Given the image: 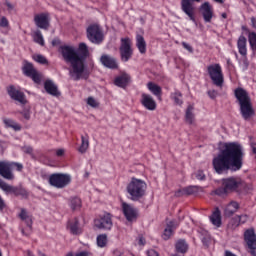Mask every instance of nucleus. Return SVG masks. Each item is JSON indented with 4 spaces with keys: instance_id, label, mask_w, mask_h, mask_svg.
<instances>
[{
    "instance_id": "1",
    "label": "nucleus",
    "mask_w": 256,
    "mask_h": 256,
    "mask_svg": "<svg viewBox=\"0 0 256 256\" xmlns=\"http://www.w3.org/2000/svg\"><path fill=\"white\" fill-rule=\"evenodd\" d=\"M245 152L239 142H226L219 153L212 159V167L218 175L229 171H241Z\"/></svg>"
},
{
    "instance_id": "2",
    "label": "nucleus",
    "mask_w": 256,
    "mask_h": 256,
    "mask_svg": "<svg viewBox=\"0 0 256 256\" xmlns=\"http://www.w3.org/2000/svg\"><path fill=\"white\" fill-rule=\"evenodd\" d=\"M59 53H61L65 63L70 64L69 75L73 81L89 79V71L85 70V61L89 57V46L85 42L79 43L76 50L73 46L62 45L59 47Z\"/></svg>"
},
{
    "instance_id": "3",
    "label": "nucleus",
    "mask_w": 256,
    "mask_h": 256,
    "mask_svg": "<svg viewBox=\"0 0 256 256\" xmlns=\"http://www.w3.org/2000/svg\"><path fill=\"white\" fill-rule=\"evenodd\" d=\"M234 96L238 101L242 119L244 121H251L252 117H255V109L247 90L238 87L234 90Z\"/></svg>"
},
{
    "instance_id": "4",
    "label": "nucleus",
    "mask_w": 256,
    "mask_h": 256,
    "mask_svg": "<svg viewBox=\"0 0 256 256\" xmlns=\"http://www.w3.org/2000/svg\"><path fill=\"white\" fill-rule=\"evenodd\" d=\"M126 191L130 201H141V199L145 197V193H147V183L141 179L133 177L128 183Z\"/></svg>"
},
{
    "instance_id": "5",
    "label": "nucleus",
    "mask_w": 256,
    "mask_h": 256,
    "mask_svg": "<svg viewBox=\"0 0 256 256\" xmlns=\"http://www.w3.org/2000/svg\"><path fill=\"white\" fill-rule=\"evenodd\" d=\"M206 73L208 74L210 81H212V85L218 87L219 89L223 88V85H225V75L223 74L221 64L214 63L208 65L206 68Z\"/></svg>"
},
{
    "instance_id": "6",
    "label": "nucleus",
    "mask_w": 256,
    "mask_h": 256,
    "mask_svg": "<svg viewBox=\"0 0 256 256\" xmlns=\"http://www.w3.org/2000/svg\"><path fill=\"white\" fill-rule=\"evenodd\" d=\"M13 169H16V171H23V164L11 161H0V176L3 177V179L13 181V179H15Z\"/></svg>"
},
{
    "instance_id": "7",
    "label": "nucleus",
    "mask_w": 256,
    "mask_h": 256,
    "mask_svg": "<svg viewBox=\"0 0 256 256\" xmlns=\"http://www.w3.org/2000/svg\"><path fill=\"white\" fill-rule=\"evenodd\" d=\"M239 185H241V182L235 177L224 178L222 179V187L217 188L214 193L219 197H223V195L237 191Z\"/></svg>"
},
{
    "instance_id": "8",
    "label": "nucleus",
    "mask_w": 256,
    "mask_h": 256,
    "mask_svg": "<svg viewBox=\"0 0 256 256\" xmlns=\"http://www.w3.org/2000/svg\"><path fill=\"white\" fill-rule=\"evenodd\" d=\"M72 178L67 173H53L48 178V183L51 187L56 189H65L68 185H71Z\"/></svg>"
},
{
    "instance_id": "9",
    "label": "nucleus",
    "mask_w": 256,
    "mask_h": 256,
    "mask_svg": "<svg viewBox=\"0 0 256 256\" xmlns=\"http://www.w3.org/2000/svg\"><path fill=\"white\" fill-rule=\"evenodd\" d=\"M131 39L129 37L121 38L120 40V59L122 63H127L133 57V46Z\"/></svg>"
},
{
    "instance_id": "10",
    "label": "nucleus",
    "mask_w": 256,
    "mask_h": 256,
    "mask_svg": "<svg viewBox=\"0 0 256 256\" xmlns=\"http://www.w3.org/2000/svg\"><path fill=\"white\" fill-rule=\"evenodd\" d=\"M86 33L90 43H94V45H101L103 43V30L99 25L91 24L88 26Z\"/></svg>"
},
{
    "instance_id": "11",
    "label": "nucleus",
    "mask_w": 256,
    "mask_h": 256,
    "mask_svg": "<svg viewBox=\"0 0 256 256\" xmlns=\"http://www.w3.org/2000/svg\"><path fill=\"white\" fill-rule=\"evenodd\" d=\"M22 72L25 77H29L34 81L37 85H41V80L43 77L41 76V73L35 69V66H33V63L24 60L23 66H22Z\"/></svg>"
},
{
    "instance_id": "12",
    "label": "nucleus",
    "mask_w": 256,
    "mask_h": 256,
    "mask_svg": "<svg viewBox=\"0 0 256 256\" xmlns=\"http://www.w3.org/2000/svg\"><path fill=\"white\" fill-rule=\"evenodd\" d=\"M121 211L128 223H133L139 219V209L135 208L133 204L121 201Z\"/></svg>"
},
{
    "instance_id": "13",
    "label": "nucleus",
    "mask_w": 256,
    "mask_h": 256,
    "mask_svg": "<svg viewBox=\"0 0 256 256\" xmlns=\"http://www.w3.org/2000/svg\"><path fill=\"white\" fill-rule=\"evenodd\" d=\"M6 91L10 99L17 101L20 105H27V97L21 89L15 87V85H10L6 88Z\"/></svg>"
},
{
    "instance_id": "14",
    "label": "nucleus",
    "mask_w": 256,
    "mask_h": 256,
    "mask_svg": "<svg viewBox=\"0 0 256 256\" xmlns=\"http://www.w3.org/2000/svg\"><path fill=\"white\" fill-rule=\"evenodd\" d=\"M244 241L248 247V253L256 256V234L255 229L249 228L244 232Z\"/></svg>"
},
{
    "instance_id": "15",
    "label": "nucleus",
    "mask_w": 256,
    "mask_h": 256,
    "mask_svg": "<svg viewBox=\"0 0 256 256\" xmlns=\"http://www.w3.org/2000/svg\"><path fill=\"white\" fill-rule=\"evenodd\" d=\"M94 225L97 229L111 231V228L113 227V215H111V213H105L94 220Z\"/></svg>"
},
{
    "instance_id": "16",
    "label": "nucleus",
    "mask_w": 256,
    "mask_h": 256,
    "mask_svg": "<svg viewBox=\"0 0 256 256\" xmlns=\"http://www.w3.org/2000/svg\"><path fill=\"white\" fill-rule=\"evenodd\" d=\"M193 1L195 3H201V0H181V10L187 17H189L190 21L195 23V6L193 5Z\"/></svg>"
},
{
    "instance_id": "17",
    "label": "nucleus",
    "mask_w": 256,
    "mask_h": 256,
    "mask_svg": "<svg viewBox=\"0 0 256 256\" xmlns=\"http://www.w3.org/2000/svg\"><path fill=\"white\" fill-rule=\"evenodd\" d=\"M34 23L38 29H43L47 31L51 25V20L49 19V13H40L34 16Z\"/></svg>"
},
{
    "instance_id": "18",
    "label": "nucleus",
    "mask_w": 256,
    "mask_h": 256,
    "mask_svg": "<svg viewBox=\"0 0 256 256\" xmlns=\"http://www.w3.org/2000/svg\"><path fill=\"white\" fill-rule=\"evenodd\" d=\"M140 103L144 109H147V111H155L157 109V102L150 94L142 93Z\"/></svg>"
},
{
    "instance_id": "19",
    "label": "nucleus",
    "mask_w": 256,
    "mask_h": 256,
    "mask_svg": "<svg viewBox=\"0 0 256 256\" xmlns=\"http://www.w3.org/2000/svg\"><path fill=\"white\" fill-rule=\"evenodd\" d=\"M100 63L103 67H106V69H119V62L117 61V58L109 54H103L100 57Z\"/></svg>"
},
{
    "instance_id": "20",
    "label": "nucleus",
    "mask_w": 256,
    "mask_h": 256,
    "mask_svg": "<svg viewBox=\"0 0 256 256\" xmlns=\"http://www.w3.org/2000/svg\"><path fill=\"white\" fill-rule=\"evenodd\" d=\"M200 13L205 23H211V20L213 19V6H211V3L204 2L203 4H201Z\"/></svg>"
},
{
    "instance_id": "21",
    "label": "nucleus",
    "mask_w": 256,
    "mask_h": 256,
    "mask_svg": "<svg viewBox=\"0 0 256 256\" xmlns=\"http://www.w3.org/2000/svg\"><path fill=\"white\" fill-rule=\"evenodd\" d=\"M177 227H179V224L177 223V221L175 220L169 221L162 234V239H164V241H169V239L173 237V230L177 229Z\"/></svg>"
},
{
    "instance_id": "22",
    "label": "nucleus",
    "mask_w": 256,
    "mask_h": 256,
    "mask_svg": "<svg viewBox=\"0 0 256 256\" xmlns=\"http://www.w3.org/2000/svg\"><path fill=\"white\" fill-rule=\"evenodd\" d=\"M67 229H69L72 235H81V233H83V229H81V224L79 223V218L69 220Z\"/></svg>"
},
{
    "instance_id": "23",
    "label": "nucleus",
    "mask_w": 256,
    "mask_h": 256,
    "mask_svg": "<svg viewBox=\"0 0 256 256\" xmlns=\"http://www.w3.org/2000/svg\"><path fill=\"white\" fill-rule=\"evenodd\" d=\"M44 89L48 95H52V97L61 96V92H59V88L52 80H46L44 82Z\"/></svg>"
},
{
    "instance_id": "24",
    "label": "nucleus",
    "mask_w": 256,
    "mask_h": 256,
    "mask_svg": "<svg viewBox=\"0 0 256 256\" xmlns=\"http://www.w3.org/2000/svg\"><path fill=\"white\" fill-rule=\"evenodd\" d=\"M199 191H203V188L199 186H188L178 190L175 195L176 197H181V195H197Z\"/></svg>"
},
{
    "instance_id": "25",
    "label": "nucleus",
    "mask_w": 256,
    "mask_h": 256,
    "mask_svg": "<svg viewBox=\"0 0 256 256\" xmlns=\"http://www.w3.org/2000/svg\"><path fill=\"white\" fill-rule=\"evenodd\" d=\"M129 81H131L129 74H122L114 79V85H116V87H120L121 89H125V87L129 85Z\"/></svg>"
},
{
    "instance_id": "26",
    "label": "nucleus",
    "mask_w": 256,
    "mask_h": 256,
    "mask_svg": "<svg viewBox=\"0 0 256 256\" xmlns=\"http://www.w3.org/2000/svg\"><path fill=\"white\" fill-rule=\"evenodd\" d=\"M210 222L214 227H221L223 225L222 217H221V210L219 208H215L210 216Z\"/></svg>"
},
{
    "instance_id": "27",
    "label": "nucleus",
    "mask_w": 256,
    "mask_h": 256,
    "mask_svg": "<svg viewBox=\"0 0 256 256\" xmlns=\"http://www.w3.org/2000/svg\"><path fill=\"white\" fill-rule=\"evenodd\" d=\"M147 89L150 91V93H152V95H154L155 97H157V99H159V101H161V97L163 95V89L161 88V86L157 85L154 82H148Z\"/></svg>"
},
{
    "instance_id": "28",
    "label": "nucleus",
    "mask_w": 256,
    "mask_h": 256,
    "mask_svg": "<svg viewBox=\"0 0 256 256\" xmlns=\"http://www.w3.org/2000/svg\"><path fill=\"white\" fill-rule=\"evenodd\" d=\"M136 47L141 55L147 53V42L145 41V37L141 34L136 35Z\"/></svg>"
},
{
    "instance_id": "29",
    "label": "nucleus",
    "mask_w": 256,
    "mask_h": 256,
    "mask_svg": "<svg viewBox=\"0 0 256 256\" xmlns=\"http://www.w3.org/2000/svg\"><path fill=\"white\" fill-rule=\"evenodd\" d=\"M238 53L242 55V57H247V38L243 35L239 36L237 41Z\"/></svg>"
},
{
    "instance_id": "30",
    "label": "nucleus",
    "mask_w": 256,
    "mask_h": 256,
    "mask_svg": "<svg viewBox=\"0 0 256 256\" xmlns=\"http://www.w3.org/2000/svg\"><path fill=\"white\" fill-rule=\"evenodd\" d=\"M239 211V204L237 201H231L227 206L225 207L224 214L226 217H231L235 215Z\"/></svg>"
},
{
    "instance_id": "31",
    "label": "nucleus",
    "mask_w": 256,
    "mask_h": 256,
    "mask_svg": "<svg viewBox=\"0 0 256 256\" xmlns=\"http://www.w3.org/2000/svg\"><path fill=\"white\" fill-rule=\"evenodd\" d=\"M19 219L26 223V226L28 227V229H30V231L33 229V216L27 215V210H25L24 208L21 209Z\"/></svg>"
},
{
    "instance_id": "32",
    "label": "nucleus",
    "mask_w": 256,
    "mask_h": 256,
    "mask_svg": "<svg viewBox=\"0 0 256 256\" xmlns=\"http://www.w3.org/2000/svg\"><path fill=\"white\" fill-rule=\"evenodd\" d=\"M3 123L6 129H13V131H21L22 129L21 124L15 122V120L11 118H4Z\"/></svg>"
},
{
    "instance_id": "33",
    "label": "nucleus",
    "mask_w": 256,
    "mask_h": 256,
    "mask_svg": "<svg viewBox=\"0 0 256 256\" xmlns=\"http://www.w3.org/2000/svg\"><path fill=\"white\" fill-rule=\"evenodd\" d=\"M175 249L177 253H181L182 255H185L187 251H189V244L183 239H180L175 244Z\"/></svg>"
},
{
    "instance_id": "34",
    "label": "nucleus",
    "mask_w": 256,
    "mask_h": 256,
    "mask_svg": "<svg viewBox=\"0 0 256 256\" xmlns=\"http://www.w3.org/2000/svg\"><path fill=\"white\" fill-rule=\"evenodd\" d=\"M69 207L72 211H80L81 207H83V202L79 197L70 198Z\"/></svg>"
},
{
    "instance_id": "35",
    "label": "nucleus",
    "mask_w": 256,
    "mask_h": 256,
    "mask_svg": "<svg viewBox=\"0 0 256 256\" xmlns=\"http://www.w3.org/2000/svg\"><path fill=\"white\" fill-rule=\"evenodd\" d=\"M10 193H13L15 197H23V199H27V197H29V192H27V190L23 187L12 186Z\"/></svg>"
},
{
    "instance_id": "36",
    "label": "nucleus",
    "mask_w": 256,
    "mask_h": 256,
    "mask_svg": "<svg viewBox=\"0 0 256 256\" xmlns=\"http://www.w3.org/2000/svg\"><path fill=\"white\" fill-rule=\"evenodd\" d=\"M170 99L174 101L175 105H179L180 107L183 105V93H181L179 90L172 92L170 94Z\"/></svg>"
},
{
    "instance_id": "37",
    "label": "nucleus",
    "mask_w": 256,
    "mask_h": 256,
    "mask_svg": "<svg viewBox=\"0 0 256 256\" xmlns=\"http://www.w3.org/2000/svg\"><path fill=\"white\" fill-rule=\"evenodd\" d=\"M87 149H89V135L81 136V145L78 148V151L83 155L87 153Z\"/></svg>"
},
{
    "instance_id": "38",
    "label": "nucleus",
    "mask_w": 256,
    "mask_h": 256,
    "mask_svg": "<svg viewBox=\"0 0 256 256\" xmlns=\"http://www.w3.org/2000/svg\"><path fill=\"white\" fill-rule=\"evenodd\" d=\"M239 225H241L239 223V218H236V216H234L233 218H231L227 224V232L228 233H233V231H235Z\"/></svg>"
},
{
    "instance_id": "39",
    "label": "nucleus",
    "mask_w": 256,
    "mask_h": 256,
    "mask_svg": "<svg viewBox=\"0 0 256 256\" xmlns=\"http://www.w3.org/2000/svg\"><path fill=\"white\" fill-rule=\"evenodd\" d=\"M193 105H189L186 109L185 120L189 125H193V119H195V115L193 114Z\"/></svg>"
},
{
    "instance_id": "40",
    "label": "nucleus",
    "mask_w": 256,
    "mask_h": 256,
    "mask_svg": "<svg viewBox=\"0 0 256 256\" xmlns=\"http://www.w3.org/2000/svg\"><path fill=\"white\" fill-rule=\"evenodd\" d=\"M34 41L38 43V45H41V47L45 46V39L43 38L41 31L38 30L34 33Z\"/></svg>"
},
{
    "instance_id": "41",
    "label": "nucleus",
    "mask_w": 256,
    "mask_h": 256,
    "mask_svg": "<svg viewBox=\"0 0 256 256\" xmlns=\"http://www.w3.org/2000/svg\"><path fill=\"white\" fill-rule=\"evenodd\" d=\"M97 245L98 247H106L107 246V234H100L97 236Z\"/></svg>"
},
{
    "instance_id": "42",
    "label": "nucleus",
    "mask_w": 256,
    "mask_h": 256,
    "mask_svg": "<svg viewBox=\"0 0 256 256\" xmlns=\"http://www.w3.org/2000/svg\"><path fill=\"white\" fill-rule=\"evenodd\" d=\"M33 60L40 65H49V60H47V58L41 54L34 55Z\"/></svg>"
},
{
    "instance_id": "43",
    "label": "nucleus",
    "mask_w": 256,
    "mask_h": 256,
    "mask_svg": "<svg viewBox=\"0 0 256 256\" xmlns=\"http://www.w3.org/2000/svg\"><path fill=\"white\" fill-rule=\"evenodd\" d=\"M248 41L251 47L253 49H256V33L255 32H250L248 35Z\"/></svg>"
},
{
    "instance_id": "44",
    "label": "nucleus",
    "mask_w": 256,
    "mask_h": 256,
    "mask_svg": "<svg viewBox=\"0 0 256 256\" xmlns=\"http://www.w3.org/2000/svg\"><path fill=\"white\" fill-rule=\"evenodd\" d=\"M0 188L7 193H11L13 186L7 184L5 181L0 180Z\"/></svg>"
},
{
    "instance_id": "45",
    "label": "nucleus",
    "mask_w": 256,
    "mask_h": 256,
    "mask_svg": "<svg viewBox=\"0 0 256 256\" xmlns=\"http://www.w3.org/2000/svg\"><path fill=\"white\" fill-rule=\"evenodd\" d=\"M0 188L7 193H11L13 186L7 184L5 181L0 180Z\"/></svg>"
},
{
    "instance_id": "46",
    "label": "nucleus",
    "mask_w": 256,
    "mask_h": 256,
    "mask_svg": "<svg viewBox=\"0 0 256 256\" xmlns=\"http://www.w3.org/2000/svg\"><path fill=\"white\" fill-rule=\"evenodd\" d=\"M0 27H2L3 29L9 30V20L7 19V17L2 16L0 18Z\"/></svg>"
},
{
    "instance_id": "47",
    "label": "nucleus",
    "mask_w": 256,
    "mask_h": 256,
    "mask_svg": "<svg viewBox=\"0 0 256 256\" xmlns=\"http://www.w3.org/2000/svg\"><path fill=\"white\" fill-rule=\"evenodd\" d=\"M194 175L198 181H205V179H207V176H205V172H203V170H198L196 173H194Z\"/></svg>"
},
{
    "instance_id": "48",
    "label": "nucleus",
    "mask_w": 256,
    "mask_h": 256,
    "mask_svg": "<svg viewBox=\"0 0 256 256\" xmlns=\"http://www.w3.org/2000/svg\"><path fill=\"white\" fill-rule=\"evenodd\" d=\"M207 95L210 99L215 100L217 99L219 92L215 89H212L207 91Z\"/></svg>"
},
{
    "instance_id": "49",
    "label": "nucleus",
    "mask_w": 256,
    "mask_h": 256,
    "mask_svg": "<svg viewBox=\"0 0 256 256\" xmlns=\"http://www.w3.org/2000/svg\"><path fill=\"white\" fill-rule=\"evenodd\" d=\"M87 104H88L90 107H99V103H98L97 100H95V98H93V97H88V99H87Z\"/></svg>"
},
{
    "instance_id": "50",
    "label": "nucleus",
    "mask_w": 256,
    "mask_h": 256,
    "mask_svg": "<svg viewBox=\"0 0 256 256\" xmlns=\"http://www.w3.org/2000/svg\"><path fill=\"white\" fill-rule=\"evenodd\" d=\"M236 219H238V223H240V225H243L247 223L249 216H236Z\"/></svg>"
},
{
    "instance_id": "51",
    "label": "nucleus",
    "mask_w": 256,
    "mask_h": 256,
    "mask_svg": "<svg viewBox=\"0 0 256 256\" xmlns=\"http://www.w3.org/2000/svg\"><path fill=\"white\" fill-rule=\"evenodd\" d=\"M182 47H184L189 53H193V47L187 44V42H182Z\"/></svg>"
},
{
    "instance_id": "52",
    "label": "nucleus",
    "mask_w": 256,
    "mask_h": 256,
    "mask_svg": "<svg viewBox=\"0 0 256 256\" xmlns=\"http://www.w3.org/2000/svg\"><path fill=\"white\" fill-rule=\"evenodd\" d=\"M5 5L7 7V10L9 11V13L15 11V5L11 4V2H5Z\"/></svg>"
},
{
    "instance_id": "53",
    "label": "nucleus",
    "mask_w": 256,
    "mask_h": 256,
    "mask_svg": "<svg viewBox=\"0 0 256 256\" xmlns=\"http://www.w3.org/2000/svg\"><path fill=\"white\" fill-rule=\"evenodd\" d=\"M23 151H24V153H27L28 155H32V153H33V147H31V146H25V147L23 148Z\"/></svg>"
},
{
    "instance_id": "54",
    "label": "nucleus",
    "mask_w": 256,
    "mask_h": 256,
    "mask_svg": "<svg viewBox=\"0 0 256 256\" xmlns=\"http://www.w3.org/2000/svg\"><path fill=\"white\" fill-rule=\"evenodd\" d=\"M148 256H159V252L155 251L154 249L148 250L147 251Z\"/></svg>"
},
{
    "instance_id": "55",
    "label": "nucleus",
    "mask_w": 256,
    "mask_h": 256,
    "mask_svg": "<svg viewBox=\"0 0 256 256\" xmlns=\"http://www.w3.org/2000/svg\"><path fill=\"white\" fill-rule=\"evenodd\" d=\"M56 155H57V157H63V155H65V149L60 148V149L56 150Z\"/></svg>"
},
{
    "instance_id": "56",
    "label": "nucleus",
    "mask_w": 256,
    "mask_h": 256,
    "mask_svg": "<svg viewBox=\"0 0 256 256\" xmlns=\"http://www.w3.org/2000/svg\"><path fill=\"white\" fill-rule=\"evenodd\" d=\"M22 115L24 119H27V120L31 119V113H29V111H23Z\"/></svg>"
},
{
    "instance_id": "57",
    "label": "nucleus",
    "mask_w": 256,
    "mask_h": 256,
    "mask_svg": "<svg viewBox=\"0 0 256 256\" xmlns=\"http://www.w3.org/2000/svg\"><path fill=\"white\" fill-rule=\"evenodd\" d=\"M146 243V240H145V237L143 236H139V239H138V245H145Z\"/></svg>"
},
{
    "instance_id": "58",
    "label": "nucleus",
    "mask_w": 256,
    "mask_h": 256,
    "mask_svg": "<svg viewBox=\"0 0 256 256\" xmlns=\"http://www.w3.org/2000/svg\"><path fill=\"white\" fill-rule=\"evenodd\" d=\"M113 256H123V252H121L119 249H115L113 251Z\"/></svg>"
},
{
    "instance_id": "59",
    "label": "nucleus",
    "mask_w": 256,
    "mask_h": 256,
    "mask_svg": "<svg viewBox=\"0 0 256 256\" xmlns=\"http://www.w3.org/2000/svg\"><path fill=\"white\" fill-rule=\"evenodd\" d=\"M5 209V201L3 198L0 196V211H3Z\"/></svg>"
},
{
    "instance_id": "60",
    "label": "nucleus",
    "mask_w": 256,
    "mask_h": 256,
    "mask_svg": "<svg viewBox=\"0 0 256 256\" xmlns=\"http://www.w3.org/2000/svg\"><path fill=\"white\" fill-rule=\"evenodd\" d=\"M91 255L88 251H81L76 254V256H89Z\"/></svg>"
},
{
    "instance_id": "61",
    "label": "nucleus",
    "mask_w": 256,
    "mask_h": 256,
    "mask_svg": "<svg viewBox=\"0 0 256 256\" xmlns=\"http://www.w3.org/2000/svg\"><path fill=\"white\" fill-rule=\"evenodd\" d=\"M251 25H252L253 29H256V19H255V17L251 18Z\"/></svg>"
},
{
    "instance_id": "62",
    "label": "nucleus",
    "mask_w": 256,
    "mask_h": 256,
    "mask_svg": "<svg viewBox=\"0 0 256 256\" xmlns=\"http://www.w3.org/2000/svg\"><path fill=\"white\" fill-rule=\"evenodd\" d=\"M224 255L225 256H237V255L233 254V252H231L229 250H226Z\"/></svg>"
},
{
    "instance_id": "63",
    "label": "nucleus",
    "mask_w": 256,
    "mask_h": 256,
    "mask_svg": "<svg viewBox=\"0 0 256 256\" xmlns=\"http://www.w3.org/2000/svg\"><path fill=\"white\" fill-rule=\"evenodd\" d=\"M250 147L253 148V147H256V143L254 141H251L250 142Z\"/></svg>"
},
{
    "instance_id": "64",
    "label": "nucleus",
    "mask_w": 256,
    "mask_h": 256,
    "mask_svg": "<svg viewBox=\"0 0 256 256\" xmlns=\"http://www.w3.org/2000/svg\"><path fill=\"white\" fill-rule=\"evenodd\" d=\"M252 149V153L254 154V155H256V147H253V148H251Z\"/></svg>"
}]
</instances>
